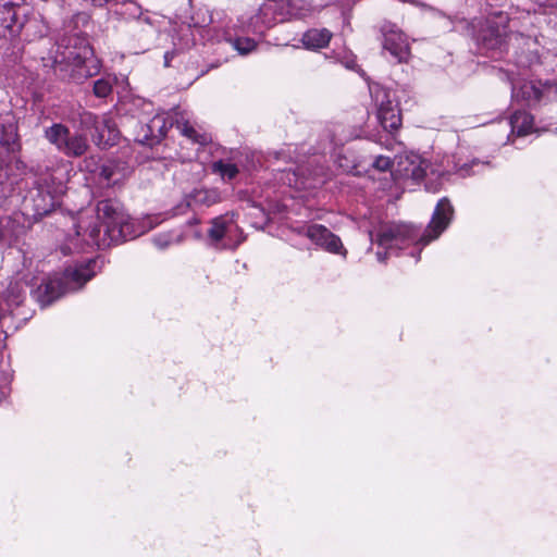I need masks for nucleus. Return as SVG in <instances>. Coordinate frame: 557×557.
<instances>
[{"instance_id": "1", "label": "nucleus", "mask_w": 557, "mask_h": 557, "mask_svg": "<svg viewBox=\"0 0 557 557\" xmlns=\"http://www.w3.org/2000/svg\"><path fill=\"white\" fill-rule=\"evenodd\" d=\"M508 15L502 11L492 12L485 24L475 33L481 50L492 58L507 54L515 60V66L521 71L537 61V46L534 34L512 32Z\"/></svg>"}, {"instance_id": "2", "label": "nucleus", "mask_w": 557, "mask_h": 557, "mask_svg": "<svg viewBox=\"0 0 557 557\" xmlns=\"http://www.w3.org/2000/svg\"><path fill=\"white\" fill-rule=\"evenodd\" d=\"M454 216V208L447 198L438 200L432 220L421 233L419 228L407 223H389L379 227L375 233H370L371 242L385 249L377 251L376 259L380 262L386 260L387 255L395 250L405 249L411 244L421 248L435 240L447 228Z\"/></svg>"}, {"instance_id": "3", "label": "nucleus", "mask_w": 557, "mask_h": 557, "mask_svg": "<svg viewBox=\"0 0 557 557\" xmlns=\"http://www.w3.org/2000/svg\"><path fill=\"white\" fill-rule=\"evenodd\" d=\"M45 67L53 69L63 78L83 83L100 72V60L94 54L88 40L78 34L61 36L47 57Z\"/></svg>"}, {"instance_id": "4", "label": "nucleus", "mask_w": 557, "mask_h": 557, "mask_svg": "<svg viewBox=\"0 0 557 557\" xmlns=\"http://www.w3.org/2000/svg\"><path fill=\"white\" fill-rule=\"evenodd\" d=\"M96 214L99 223L90 225L86 230V234L88 236L87 244L96 246L98 249H104L144 233L136 228L134 221L116 200L99 201Z\"/></svg>"}, {"instance_id": "5", "label": "nucleus", "mask_w": 557, "mask_h": 557, "mask_svg": "<svg viewBox=\"0 0 557 557\" xmlns=\"http://www.w3.org/2000/svg\"><path fill=\"white\" fill-rule=\"evenodd\" d=\"M64 166L65 162L60 158L37 166L36 187L23 202V214L28 221L36 222L54 210L59 198L65 191V175L60 174Z\"/></svg>"}, {"instance_id": "6", "label": "nucleus", "mask_w": 557, "mask_h": 557, "mask_svg": "<svg viewBox=\"0 0 557 557\" xmlns=\"http://www.w3.org/2000/svg\"><path fill=\"white\" fill-rule=\"evenodd\" d=\"M191 21L195 30L203 40L220 41L223 39L230 42L233 48L243 55L250 53L257 47V41L253 38L246 36V34L249 33L255 34L252 29L248 27L251 22V16L249 18H238L236 23H233L231 26H227L222 30L211 26L213 23V16L208 9H199L191 17ZM257 34L262 35L263 32Z\"/></svg>"}, {"instance_id": "7", "label": "nucleus", "mask_w": 557, "mask_h": 557, "mask_svg": "<svg viewBox=\"0 0 557 557\" xmlns=\"http://www.w3.org/2000/svg\"><path fill=\"white\" fill-rule=\"evenodd\" d=\"M96 261L88 259L82 263L69 265L62 276L47 277L36 290L39 304L45 307L69 292L81 289L94 275Z\"/></svg>"}, {"instance_id": "8", "label": "nucleus", "mask_w": 557, "mask_h": 557, "mask_svg": "<svg viewBox=\"0 0 557 557\" xmlns=\"http://www.w3.org/2000/svg\"><path fill=\"white\" fill-rule=\"evenodd\" d=\"M370 94L376 107V117L385 134L380 136V144L392 149L397 141L396 135L401 126V115L395 91L379 84L370 86Z\"/></svg>"}, {"instance_id": "9", "label": "nucleus", "mask_w": 557, "mask_h": 557, "mask_svg": "<svg viewBox=\"0 0 557 557\" xmlns=\"http://www.w3.org/2000/svg\"><path fill=\"white\" fill-rule=\"evenodd\" d=\"M502 78L507 79L511 84V96L517 101H524L529 106H536L541 102L557 99V84L554 82L541 81H522L518 76L520 72H516L508 65L500 70Z\"/></svg>"}, {"instance_id": "10", "label": "nucleus", "mask_w": 557, "mask_h": 557, "mask_svg": "<svg viewBox=\"0 0 557 557\" xmlns=\"http://www.w3.org/2000/svg\"><path fill=\"white\" fill-rule=\"evenodd\" d=\"M45 139L52 145L59 152L69 158H79L84 156L88 148L87 136L83 133H72L70 128L62 123H53L44 129Z\"/></svg>"}, {"instance_id": "11", "label": "nucleus", "mask_w": 557, "mask_h": 557, "mask_svg": "<svg viewBox=\"0 0 557 557\" xmlns=\"http://www.w3.org/2000/svg\"><path fill=\"white\" fill-rule=\"evenodd\" d=\"M296 14L294 0H264L258 13L251 16L248 27L253 33H262L277 22H283Z\"/></svg>"}, {"instance_id": "12", "label": "nucleus", "mask_w": 557, "mask_h": 557, "mask_svg": "<svg viewBox=\"0 0 557 557\" xmlns=\"http://www.w3.org/2000/svg\"><path fill=\"white\" fill-rule=\"evenodd\" d=\"M429 173L441 175L428 160L413 152L399 154L392 171L395 178L412 180L414 182L422 181Z\"/></svg>"}, {"instance_id": "13", "label": "nucleus", "mask_w": 557, "mask_h": 557, "mask_svg": "<svg viewBox=\"0 0 557 557\" xmlns=\"http://www.w3.org/2000/svg\"><path fill=\"white\" fill-rule=\"evenodd\" d=\"M380 30L383 51L388 52L392 61L396 63L407 62L410 58V46L404 32L391 22H384Z\"/></svg>"}, {"instance_id": "14", "label": "nucleus", "mask_w": 557, "mask_h": 557, "mask_svg": "<svg viewBox=\"0 0 557 557\" xmlns=\"http://www.w3.org/2000/svg\"><path fill=\"white\" fill-rule=\"evenodd\" d=\"M300 233L322 250L346 258L347 250L342 239L324 225L312 223L304 226Z\"/></svg>"}, {"instance_id": "15", "label": "nucleus", "mask_w": 557, "mask_h": 557, "mask_svg": "<svg viewBox=\"0 0 557 557\" xmlns=\"http://www.w3.org/2000/svg\"><path fill=\"white\" fill-rule=\"evenodd\" d=\"M81 123L86 127H94L96 133L92 135L97 146H112L119 136L115 123L109 115L101 117L91 112L84 111L81 114Z\"/></svg>"}, {"instance_id": "16", "label": "nucleus", "mask_w": 557, "mask_h": 557, "mask_svg": "<svg viewBox=\"0 0 557 557\" xmlns=\"http://www.w3.org/2000/svg\"><path fill=\"white\" fill-rule=\"evenodd\" d=\"M20 148L17 120L12 112H5L0 115V158L7 153H14Z\"/></svg>"}, {"instance_id": "17", "label": "nucleus", "mask_w": 557, "mask_h": 557, "mask_svg": "<svg viewBox=\"0 0 557 557\" xmlns=\"http://www.w3.org/2000/svg\"><path fill=\"white\" fill-rule=\"evenodd\" d=\"M237 231L233 215H221L211 221V227L208 230V236L214 245L222 243L223 248H236L242 240L231 242V235Z\"/></svg>"}, {"instance_id": "18", "label": "nucleus", "mask_w": 557, "mask_h": 557, "mask_svg": "<svg viewBox=\"0 0 557 557\" xmlns=\"http://www.w3.org/2000/svg\"><path fill=\"white\" fill-rule=\"evenodd\" d=\"M285 183L296 189H311L324 183V178L318 172H309L304 166L286 172Z\"/></svg>"}, {"instance_id": "19", "label": "nucleus", "mask_w": 557, "mask_h": 557, "mask_svg": "<svg viewBox=\"0 0 557 557\" xmlns=\"http://www.w3.org/2000/svg\"><path fill=\"white\" fill-rule=\"evenodd\" d=\"M173 126V121L166 114H156L146 125L147 133L138 138L141 144L152 146L159 143Z\"/></svg>"}, {"instance_id": "20", "label": "nucleus", "mask_w": 557, "mask_h": 557, "mask_svg": "<svg viewBox=\"0 0 557 557\" xmlns=\"http://www.w3.org/2000/svg\"><path fill=\"white\" fill-rule=\"evenodd\" d=\"M28 284L20 280L10 282L7 290L0 296V308L5 304L9 311L23 304L26 297V287Z\"/></svg>"}, {"instance_id": "21", "label": "nucleus", "mask_w": 557, "mask_h": 557, "mask_svg": "<svg viewBox=\"0 0 557 557\" xmlns=\"http://www.w3.org/2000/svg\"><path fill=\"white\" fill-rule=\"evenodd\" d=\"M219 201V193L215 189H195L185 198V205H180L177 211L181 213L186 208L194 206H211Z\"/></svg>"}, {"instance_id": "22", "label": "nucleus", "mask_w": 557, "mask_h": 557, "mask_svg": "<svg viewBox=\"0 0 557 557\" xmlns=\"http://www.w3.org/2000/svg\"><path fill=\"white\" fill-rule=\"evenodd\" d=\"M20 7L14 3H4L0 5V28L11 34H17L22 27V23L17 17Z\"/></svg>"}, {"instance_id": "23", "label": "nucleus", "mask_w": 557, "mask_h": 557, "mask_svg": "<svg viewBox=\"0 0 557 557\" xmlns=\"http://www.w3.org/2000/svg\"><path fill=\"white\" fill-rule=\"evenodd\" d=\"M332 38V33L326 28H311L304 33L301 42L307 49L318 50L326 47Z\"/></svg>"}, {"instance_id": "24", "label": "nucleus", "mask_w": 557, "mask_h": 557, "mask_svg": "<svg viewBox=\"0 0 557 557\" xmlns=\"http://www.w3.org/2000/svg\"><path fill=\"white\" fill-rule=\"evenodd\" d=\"M511 134L525 136L533 132L534 119L527 111H516L509 119Z\"/></svg>"}, {"instance_id": "25", "label": "nucleus", "mask_w": 557, "mask_h": 557, "mask_svg": "<svg viewBox=\"0 0 557 557\" xmlns=\"http://www.w3.org/2000/svg\"><path fill=\"white\" fill-rule=\"evenodd\" d=\"M96 5L102 7L106 4L114 3L122 4L123 10L119 11L117 9L114 11L116 14L124 16L125 18H139L141 15L140 8L132 1L126 0H91Z\"/></svg>"}, {"instance_id": "26", "label": "nucleus", "mask_w": 557, "mask_h": 557, "mask_svg": "<svg viewBox=\"0 0 557 557\" xmlns=\"http://www.w3.org/2000/svg\"><path fill=\"white\" fill-rule=\"evenodd\" d=\"M100 177L107 185H116L124 177L121 164L115 161H108L102 164Z\"/></svg>"}, {"instance_id": "27", "label": "nucleus", "mask_w": 557, "mask_h": 557, "mask_svg": "<svg viewBox=\"0 0 557 557\" xmlns=\"http://www.w3.org/2000/svg\"><path fill=\"white\" fill-rule=\"evenodd\" d=\"M11 165L0 162V206L3 205L5 199L13 190V181L11 180Z\"/></svg>"}, {"instance_id": "28", "label": "nucleus", "mask_w": 557, "mask_h": 557, "mask_svg": "<svg viewBox=\"0 0 557 557\" xmlns=\"http://www.w3.org/2000/svg\"><path fill=\"white\" fill-rule=\"evenodd\" d=\"M212 171L219 174L224 181H232L238 174V169L234 163L219 160L212 163Z\"/></svg>"}, {"instance_id": "29", "label": "nucleus", "mask_w": 557, "mask_h": 557, "mask_svg": "<svg viewBox=\"0 0 557 557\" xmlns=\"http://www.w3.org/2000/svg\"><path fill=\"white\" fill-rule=\"evenodd\" d=\"M113 78L110 76L101 77L94 83V95L98 98H106L112 92Z\"/></svg>"}, {"instance_id": "30", "label": "nucleus", "mask_w": 557, "mask_h": 557, "mask_svg": "<svg viewBox=\"0 0 557 557\" xmlns=\"http://www.w3.org/2000/svg\"><path fill=\"white\" fill-rule=\"evenodd\" d=\"M485 166V163H482L478 160H473L471 163H465L461 166L455 165V172L460 176H467L470 174H478L481 172V169Z\"/></svg>"}, {"instance_id": "31", "label": "nucleus", "mask_w": 557, "mask_h": 557, "mask_svg": "<svg viewBox=\"0 0 557 557\" xmlns=\"http://www.w3.org/2000/svg\"><path fill=\"white\" fill-rule=\"evenodd\" d=\"M177 128L181 131V133L186 136L187 138L191 139L195 143H203L205 137L199 135L197 131L190 126L187 123H178L177 122Z\"/></svg>"}, {"instance_id": "32", "label": "nucleus", "mask_w": 557, "mask_h": 557, "mask_svg": "<svg viewBox=\"0 0 557 557\" xmlns=\"http://www.w3.org/2000/svg\"><path fill=\"white\" fill-rule=\"evenodd\" d=\"M373 168H375L379 171H387L389 169L394 170L395 163L392 162L389 157L386 156H377L373 159L372 162Z\"/></svg>"}, {"instance_id": "33", "label": "nucleus", "mask_w": 557, "mask_h": 557, "mask_svg": "<svg viewBox=\"0 0 557 557\" xmlns=\"http://www.w3.org/2000/svg\"><path fill=\"white\" fill-rule=\"evenodd\" d=\"M9 315L3 308H0V351L4 348V341L8 336L9 326L5 325Z\"/></svg>"}, {"instance_id": "34", "label": "nucleus", "mask_w": 557, "mask_h": 557, "mask_svg": "<svg viewBox=\"0 0 557 557\" xmlns=\"http://www.w3.org/2000/svg\"><path fill=\"white\" fill-rule=\"evenodd\" d=\"M152 242L156 247L164 249L173 242V236L170 234H159L153 236Z\"/></svg>"}, {"instance_id": "35", "label": "nucleus", "mask_w": 557, "mask_h": 557, "mask_svg": "<svg viewBox=\"0 0 557 557\" xmlns=\"http://www.w3.org/2000/svg\"><path fill=\"white\" fill-rule=\"evenodd\" d=\"M540 5L557 9V0H537Z\"/></svg>"}, {"instance_id": "36", "label": "nucleus", "mask_w": 557, "mask_h": 557, "mask_svg": "<svg viewBox=\"0 0 557 557\" xmlns=\"http://www.w3.org/2000/svg\"><path fill=\"white\" fill-rule=\"evenodd\" d=\"M173 58V53L172 52H165L164 54V65L165 66H169L170 65V62Z\"/></svg>"}, {"instance_id": "37", "label": "nucleus", "mask_w": 557, "mask_h": 557, "mask_svg": "<svg viewBox=\"0 0 557 557\" xmlns=\"http://www.w3.org/2000/svg\"><path fill=\"white\" fill-rule=\"evenodd\" d=\"M69 249H70V248H69L67 246H64V247H62V248H61V250H62L63 255H67V253H70Z\"/></svg>"}, {"instance_id": "38", "label": "nucleus", "mask_w": 557, "mask_h": 557, "mask_svg": "<svg viewBox=\"0 0 557 557\" xmlns=\"http://www.w3.org/2000/svg\"><path fill=\"white\" fill-rule=\"evenodd\" d=\"M484 24H485V22H484V23L478 22V24H476V25H474V28H478V30H479V29H480V27H481L482 25H484Z\"/></svg>"}, {"instance_id": "39", "label": "nucleus", "mask_w": 557, "mask_h": 557, "mask_svg": "<svg viewBox=\"0 0 557 557\" xmlns=\"http://www.w3.org/2000/svg\"><path fill=\"white\" fill-rule=\"evenodd\" d=\"M419 251H421V249H420ZM419 253H420V252H418L417 255H414L413 252H411V257H414V258H416V260L418 261V259H419Z\"/></svg>"}, {"instance_id": "40", "label": "nucleus", "mask_w": 557, "mask_h": 557, "mask_svg": "<svg viewBox=\"0 0 557 557\" xmlns=\"http://www.w3.org/2000/svg\"><path fill=\"white\" fill-rule=\"evenodd\" d=\"M425 187H426V189H429V190L431 189V187H430L429 183H426V184H425Z\"/></svg>"}, {"instance_id": "41", "label": "nucleus", "mask_w": 557, "mask_h": 557, "mask_svg": "<svg viewBox=\"0 0 557 557\" xmlns=\"http://www.w3.org/2000/svg\"><path fill=\"white\" fill-rule=\"evenodd\" d=\"M556 131H557V127H556Z\"/></svg>"}]
</instances>
